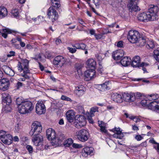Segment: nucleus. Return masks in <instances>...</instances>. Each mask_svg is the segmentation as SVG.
<instances>
[{
  "label": "nucleus",
  "instance_id": "nucleus-1",
  "mask_svg": "<svg viewBox=\"0 0 159 159\" xmlns=\"http://www.w3.org/2000/svg\"><path fill=\"white\" fill-rule=\"evenodd\" d=\"M159 11L157 6L151 5L148 11L139 14L138 16L139 20L146 22L148 21H153L156 20L157 16V14Z\"/></svg>",
  "mask_w": 159,
  "mask_h": 159
},
{
  "label": "nucleus",
  "instance_id": "nucleus-2",
  "mask_svg": "<svg viewBox=\"0 0 159 159\" xmlns=\"http://www.w3.org/2000/svg\"><path fill=\"white\" fill-rule=\"evenodd\" d=\"M46 136L48 140L52 141L51 143L53 146H57L63 139L62 137H56L55 131L51 128L47 130Z\"/></svg>",
  "mask_w": 159,
  "mask_h": 159
},
{
  "label": "nucleus",
  "instance_id": "nucleus-3",
  "mask_svg": "<svg viewBox=\"0 0 159 159\" xmlns=\"http://www.w3.org/2000/svg\"><path fill=\"white\" fill-rule=\"evenodd\" d=\"M19 112L22 114L30 113L34 108V106L30 101H25L21 105L18 107Z\"/></svg>",
  "mask_w": 159,
  "mask_h": 159
},
{
  "label": "nucleus",
  "instance_id": "nucleus-4",
  "mask_svg": "<svg viewBox=\"0 0 159 159\" xmlns=\"http://www.w3.org/2000/svg\"><path fill=\"white\" fill-rule=\"evenodd\" d=\"M76 136L79 140L82 142H85L89 138V133L87 130L81 129L76 132Z\"/></svg>",
  "mask_w": 159,
  "mask_h": 159
},
{
  "label": "nucleus",
  "instance_id": "nucleus-5",
  "mask_svg": "<svg viewBox=\"0 0 159 159\" xmlns=\"http://www.w3.org/2000/svg\"><path fill=\"white\" fill-rule=\"evenodd\" d=\"M42 126L41 123L37 121L34 122L31 125V129L30 131V135L39 134L42 132Z\"/></svg>",
  "mask_w": 159,
  "mask_h": 159
},
{
  "label": "nucleus",
  "instance_id": "nucleus-6",
  "mask_svg": "<svg viewBox=\"0 0 159 159\" xmlns=\"http://www.w3.org/2000/svg\"><path fill=\"white\" fill-rule=\"evenodd\" d=\"M139 37V33L136 30H130L127 36V38L128 40L132 43H136Z\"/></svg>",
  "mask_w": 159,
  "mask_h": 159
},
{
  "label": "nucleus",
  "instance_id": "nucleus-7",
  "mask_svg": "<svg viewBox=\"0 0 159 159\" xmlns=\"http://www.w3.org/2000/svg\"><path fill=\"white\" fill-rule=\"evenodd\" d=\"M86 123V119L84 116L82 115L79 116L74 122L75 126L77 128H81L85 125Z\"/></svg>",
  "mask_w": 159,
  "mask_h": 159
},
{
  "label": "nucleus",
  "instance_id": "nucleus-8",
  "mask_svg": "<svg viewBox=\"0 0 159 159\" xmlns=\"http://www.w3.org/2000/svg\"><path fill=\"white\" fill-rule=\"evenodd\" d=\"M3 130H0V134L4 132ZM0 139L2 142L6 144L10 145L12 143V137L10 134L0 135Z\"/></svg>",
  "mask_w": 159,
  "mask_h": 159
},
{
  "label": "nucleus",
  "instance_id": "nucleus-9",
  "mask_svg": "<svg viewBox=\"0 0 159 159\" xmlns=\"http://www.w3.org/2000/svg\"><path fill=\"white\" fill-rule=\"evenodd\" d=\"M47 15L52 22H54L58 18V13L53 7H51L49 8Z\"/></svg>",
  "mask_w": 159,
  "mask_h": 159
},
{
  "label": "nucleus",
  "instance_id": "nucleus-10",
  "mask_svg": "<svg viewBox=\"0 0 159 159\" xmlns=\"http://www.w3.org/2000/svg\"><path fill=\"white\" fill-rule=\"evenodd\" d=\"M139 2V0H130L128 5L130 11L136 12L140 10V8L137 5Z\"/></svg>",
  "mask_w": 159,
  "mask_h": 159
},
{
  "label": "nucleus",
  "instance_id": "nucleus-11",
  "mask_svg": "<svg viewBox=\"0 0 159 159\" xmlns=\"http://www.w3.org/2000/svg\"><path fill=\"white\" fill-rule=\"evenodd\" d=\"M36 112L39 115H41L45 113L46 107L43 102L42 101H38L36 104Z\"/></svg>",
  "mask_w": 159,
  "mask_h": 159
},
{
  "label": "nucleus",
  "instance_id": "nucleus-12",
  "mask_svg": "<svg viewBox=\"0 0 159 159\" xmlns=\"http://www.w3.org/2000/svg\"><path fill=\"white\" fill-rule=\"evenodd\" d=\"M2 103H6L8 106L6 107V108L8 107L9 109H8L7 111H10L11 108L9 106L11 103L12 101L10 96L8 94L3 93L2 94Z\"/></svg>",
  "mask_w": 159,
  "mask_h": 159
},
{
  "label": "nucleus",
  "instance_id": "nucleus-13",
  "mask_svg": "<svg viewBox=\"0 0 159 159\" xmlns=\"http://www.w3.org/2000/svg\"><path fill=\"white\" fill-rule=\"evenodd\" d=\"M10 84L9 81L8 79L3 78L0 80V89L3 91L7 90Z\"/></svg>",
  "mask_w": 159,
  "mask_h": 159
},
{
  "label": "nucleus",
  "instance_id": "nucleus-14",
  "mask_svg": "<svg viewBox=\"0 0 159 159\" xmlns=\"http://www.w3.org/2000/svg\"><path fill=\"white\" fill-rule=\"evenodd\" d=\"M65 62V60L61 56H57L55 57L53 61V64L56 66L61 67Z\"/></svg>",
  "mask_w": 159,
  "mask_h": 159
},
{
  "label": "nucleus",
  "instance_id": "nucleus-15",
  "mask_svg": "<svg viewBox=\"0 0 159 159\" xmlns=\"http://www.w3.org/2000/svg\"><path fill=\"white\" fill-rule=\"evenodd\" d=\"M32 141L36 146H39L43 140V137L42 135L37 134L33 135Z\"/></svg>",
  "mask_w": 159,
  "mask_h": 159
},
{
  "label": "nucleus",
  "instance_id": "nucleus-16",
  "mask_svg": "<svg viewBox=\"0 0 159 159\" xmlns=\"http://www.w3.org/2000/svg\"><path fill=\"white\" fill-rule=\"evenodd\" d=\"M135 97L134 93H124L122 94V98L125 101L130 103L134 101Z\"/></svg>",
  "mask_w": 159,
  "mask_h": 159
},
{
  "label": "nucleus",
  "instance_id": "nucleus-17",
  "mask_svg": "<svg viewBox=\"0 0 159 159\" xmlns=\"http://www.w3.org/2000/svg\"><path fill=\"white\" fill-rule=\"evenodd\" d=\"M124 54V52L123 50H119L113 52L112 56L114 60L117 61L122 57Z\"/></svg>",
  "mask_w": 159,
  "mask_h": 159
},
{
  "label": "nucleus",
  "instance_id": "nucleus-18",
  "mask_svg": "<svg viewBox=\"0 0 159 159\" xmlns=\"http://www.w3.org/2000/svg\"><path fill=\"white\" fill-rule=\"evenodd\" d=\"M149 109L152 111L159 112V101H154L149 104L148 106Z\"/></svg>",
  "mask_w": 159,
  "mask_h": 159
},
{
  "label": "nucleus",
  "instance_id": "nucleus-19",
  "mask_svg": "<svg viewBox=\"0 0 159 159\" xmlns=\"http://www.w3.org/2000/svg\"><path fill=\"white\" fill-rule=\"evenodd\" d=\"M66 117L68 121L71 123L73 122L75 117V113L73 111H68L66 114Z\"/></svg>",
  "mask_w": 159,
  "mask_h": 159
},
{
  "label": "nucleus",
  "instance_id": "nucleus-20",
  "mask_svg": "<svg viewBox=\"0 0 159 159\" xmlns=\"http://www.w3.org/2000/svg\"><path fill=\"white\" fill-rule=\"evenodd\" d=\"M84 76L86 80H89L95 76V71L93 69L88 70L85 72Z\"/></svg>",
  "mask_w": 159,
  "mask_h": 159
},
{
  "label": "nucleus",
  "instance_id": "nucleus-21",
  "mask_svg": "<svg viewBox=\"0 0 159 159\" xmlns=\"http://www.w3.org/2000/svg\"><path fill=\"white\" fill-rule=\"evenodd\" d=\"M140 58L139 56H136L133 58L131 63V66L133 67H138L144 66L143 63L140 64Z\"/></svg>",
  "mask_w": 159,
  "mask_h": 159
},
{
  "label": "nucleus",
  "instance_id": "nucleus-22",
  "mask_svg": "<svg viewBox=\"0 0 159 159\" xmlns=\"http://www.w3.org/2000/svg\"><path fill=\"white\" fill-rule=\"evenodd\" d=\"M111 99L118 103H121L123 102L122 96L120 94L117 93H114L112 94Z\"/></svg>",
  "mask_w": 159,
  "mask_h": 159
},
{
  "label": "nucleus",
  "instance_id": "nucleus-23",
  "mask_svg": "<svg viewBox=\"0 0 159 159\" xmlns=\"http://www.w3.org/2000/svg\"><path fill=\"white\" fill-rule=\"evenodd\" d=\"M29 61L26 59H23L21 60V65L24 68V73H30V70H29Z\"/></svg>",
  "mask_w": 159,
  "mask_h": 159
},
{
  "label": "nucleus",
  "instance_id": "nucleus-24",
  "mask_svg": "<svg viewBox=\"0 0 159 159\" xmlns=\"http://www.w3.org/2000/svg\"><path fill=\"white\" fill-rule=\"evenodd\" d=\"M85 88L83 85H80L75 88V93L78 96H82L84 92Z\"/></svg>",
  "mask_w": 159,
  "mask_h": 159
},
{
  "label": "nucleus",
  "instance_id": "nucleus-25",
  "mask_svg": "<svg viewBox=\"0 0 159 159\" xmlns=\"http://www.w3.org/2000/svg\"><path fill=\"white\" fill-rule=\"evenodd\" d=\"M2 69L5 73L7 75L10 76L14 75L15 73L14 70L9 67L7 66H2Z\"/></svg>",
  "mask_w": 159,
  "mask_h": 159
},
{
  "label": "nucleus",
  "instance_id": "nucleus-26",
  "mask_svg": "<svg viewBox=\"0 0 159 159\" xmlns=\"http://www.w3.org/2000/svg\"><path fill=\"white\" fill-rule=\"evenodd\" d=\"M131 60L130 58L127 57H122L120 61L121 64L124 66H126L130 64Z\"/></svg>",
  "mask_w": 159,
  "mask_h": 159
},
{
  "label": "nucleus",
  "instance_id": "nucleus-27",
  "mask_svg": "<svg viewBox=\"0 0 159 159\" xmlns=\"http://www.w3.org/2000/svg\"><path fill=\"white\" fill-rule=\"evenodd\" d=\"M13 32V31L8 29H3L1 31L0 30V34H2V36L4 38H7V34H11Z\"/></svg>",
  "mask_w": 159,
  "mask_h": 159
},
{
  "label": "nucleus",
  "instance_id": "nucleus-28",
  "mask_svg": "<svg viewBox=\"0 0 159 159\" xmlns=\"http://www.w3.org/2000/svg\"><path fill=\"white\" fill-rule=\"evenodd\" d=\"M87 64L89 68H92V69L94 70L95 68L96 62L93 59H89L87 61Z\"/></svg>",
  "mask_w": 159,
  "mask_h": 159
},
{
  "label": "nucleus",
  "instance_id": "nucleus-29",
  "mask_svg": "<svg viewBox=\"0 0 159 159\" xmlns=\"http://www.w3.org/2000/svg\"><path fill=\"white\" fill-rule=\"evenodd\" d=\"M7 11L4 7H0V18H3L7 16Z\"/></svg>",
  "mask_w": 159,
  "mask_h": 159
},
{
  "label": "nucleus",
  "instance_id": "nucleus-30",
  "mask_svg": "<svg viewBox=\"0 0 159 159\" xmlns=\"http://www.w3.org/2000/svg\"><path fill=\"white\" fill-rule=\"evenodd\" d=\"M138 43L140 46H143L146 43V38L144 37H139L138 39Z\"/></svg>",
  "mask_w": 159,
  "mask_h": 159
},
{
  "label": "nucleus",
  "instance_id": "nucleus-31",
  "mask_svg": "<svg viewBox=\"0 0 159 159\" xmlns=\"http://www.w3.org/2000/svg\"><path fill=\"white\" fill-rule=\"evenodd\" d=\"M73 143V140L69 138L65 141L64 144L65 147H70L72 145Z\"/></svg>",
  "mask_w": 159,
  "mask_h": 159
},
{
  "label": "nucleus",
  "instance_id": "nucleus-32",
  "mask_svg": "<svg viewBox=\"0 0 159 159\" xmlns=\"http://www.w3.org/2000/svg\"><path fill=\"white\" fill-rule=\"evenodd\" d=\"M98 108L97 107H94L90 109L89 112L88 113L91 115V116H94V113L98 111Z\"/></svg>",
  "mask_w": 159,
  "mask_h": 159
},
{
  "label": "nucleus",
  "instance_id": "nucleus-33",
  "mask_svg": "<svg viewBox=\"0 0 159 159\" xmlns=\"http://www.w3.org/2000/svg\"><path fill=\"white\" fill-rule=\"evenodd\" d=\"M11 15L14 17H16L19 16V12L16 9H13L11 12Z\"/></svg>",
  "mask_w": 159,
  "mask_h": 159
},
{
  "label": "nucleus",
  "instance_id": "nucleus-34",
  "mask_svg": "<svg viewBox=\"0 0 159 159\" xmlns=\"http://www.w3.org/2000/svg\"><path fill=\"white\" fill-rule=\"evenodd\" d=\"M25 101V100L21 98H18L16 99V102L18 107L22 104Z\"/></svg>",
  "mask_w": 159,
  "mask_h": 159
},
{
  "label": "nucleus",
  "instance_id": "nucleus-35",
  "mask_svg": "<svg viewBox=\"0 0 159 159\" xmlns=\"http://www.w3.org/2000/svg\"><path fill=\"white\" fill-rule=\"evenodd\" d=\"M154 57L156 60L158 62H159V50H155L154 51Z\"/></svg>",
  "mask_w": 159,
  "mask_h": 159
},
{
  "label": "nucleus",
  "instance_id": "nucleus-36",
  "mask_svg": "<svg viewBox=\"0 0 159 159\" xmlns=\"http://www.w3.org/2000/svg\"><path fill=\"white\" fill-rule=\"evenodd\" d=\"M99 88L100 89V90L101 91L109 89V88L107 85V84L105 83L99 85Z\"/></svg>",
  "mask_w": 159,
  "mask_h": 159
},
{
  "label": "nucleus",
  "instance_id": "nucleus-37",
  "mask_svg": "<svg viewBox=\"0 0 159 159\" xmlns=\"http://www.w3.org/2000/svg\"><path fill=\"white\" fill-rule=\"evenodd\" d=\"M84 148L85 149V150L87 151V152L89 153V155H92L93 153V148L92 147H86Z\"/></svg>",
  "mask_w": 159,
  "mask_h": 159
},
{
  "label": "nucleus",
  "instance_id": "nucleus-38",
  "mask_svg": "<svg viewBox=\"0 0 159 159\" xmlns=\"http://www.w3.org/2000/svg\"><path fill=\"white\" fill-rule=\"evenodd\" d=\"M134 95L135 97L134 100L136 99H142L143 95L140 93L137 92L134 93Z\"/></svg>",
  "mask_w": 159,
  "mask_h": 159
},
{
  "label": "nucleus",
  "instance_id": "nucleus-39",
  "mask_svg": "<svg viewBox=\"0 0 159 159\" xmlns=\"http://www.w3.org/2000/svg\"><path fill=\"white\" fill-rule=\"evenodd\" d=\"M17 67L18 69V70L19 72H21L22 70L24 71V68L20 62H18Z\"/></svg>",
  "mask_w": 159,
  "mask_h": 159
},
{
  "label": "nucleus",
  "instance_id": "nucleus-40",
  "mask_svg": "<svg viewBox=\"0 0 159 159\" xmlns=\"http://www.w3.org/2000/svg\"><path fill=\"white\" fill-rule=\"evenodd\" d=\"M147 45L150 48L152 49L155 47V44L153 41H150L148 42Z\"/></svg>",
  "mask_w": 159,
  "mask_h": 159
},
{
  "label": "nucleus",
  "instance_id": "nucleus-41",
  "mask_svg": "<svg viewBox=\"0 0 159 159\" xmlns=\"http://www.w3.org/2000/svg\"><path fill=\"white\" fill-rule=\"evenodd\" d=\"M94 116H91V115H90L89 114H88L87 116V120L90 123L93 124V121L92 119V117Z\"/></svg>",
  "mask_w": 159,
  "mask_h": 159
},
{
  "label": "nucleus",
  "instance_id": "nucleus-42",
  "mask_svg": "<svg viewBox=\"0 0 159 159\" xmlns=\"http://www.w3.org/2000/svg\"><path fill=\"white\" fill-rule=\"evenodd\" d=\"M85 150V149L84 148L82 150V154L83 156L85 157H87L88 155H89L87 151Z\"/></svg>",
  "mask_w": 159,
  "mask_h": 159
},
{
  "label": "nucleus",
  "instance_id": "nucleus-43",
  "mask_svg": "<svg viewBox=\"0 0 159 159\" xmlns=\"http://www.w3.org/2000/svg\"><path fill=\"white\" fill-rule=\"evenodd\" d=\"M72 147L73 148L76 149L82 148V146L81 144H79L76 143H73Z\"/></svg>",
  "mask_w": 159,
  "mask_h": 159
},
{
  "label": "nucleus",
  "instance_id": "nucleus-44",
  "mask_svg": "<svg viewBox=\"0 0 159 159\" xmlns=\"http://www.w3.org/2000/svg\"><path fill=\"white\" fill-rule=\"evenodd\" d=\"M78 110L79 112L82 114L84 113V111L83 107L82 106H79L78 107Z\"/></svg>",
  "mask_w": 159,
  "mask_h": 159
},
{
  "label": "nucleus",
  "instance_id": "nucleus-45",
  "mask_svg": "<svg viewBox=\"0 0 159 159\" xmlns=\"http://www.w3.org/2000/svg\"><path fill=\"white\" fill-rule=\"evenodd\" d=\"M26 148L28 150L30 153H31L33 152V148L32 147L29 145H28L26 146Z\"/></svg>",
  "mask_w": 159,
  "mask_h": 159
},
{
  "label": "nucleus",
  "instance_id": "nucleus-46",
  "mask_svg": "<svg viewBox=\"0 0 159 159\" xmlns=\"http://www.w3.org/2000/svg\"><path fill=\"white\" fill-rule=\"evenodd\" d=\"M113 136L114 138L121 139L124 136L123 134H121L120 135L115 133L113 135Z\"/></svg>",
  "mask_w": 159,
  "mask_h": 159
},
{
  "label": "nucleus",
  "instance_id": "nucleus-47",
  "mask_svg": "<svg viewBox=\"0 0 159 159\" xmlns=\"http://www.w3.org/2000/svg\"><path fill=\"white\" fill-rule=\"evenodd\" d=\"M61 98L62 100H66L69 101H71V100L70 98L64 95H62L61 96Z\"/></svg>",
  "mask_w": 159,
  "mask_h": 159
},
{
  "label": "nucleus",
  "instance_id": "nucleus-48",
  "mask_svg": "<svg viewBox=\"0 0 159 159\" xmlns=\"http://www.w3.org/2000/svg\"><path fill=\"white\" fill-rule=\"evenodd\" d=\"M98 126L101 128L103 126H106L105 124L102 121H98Z\"/></svg>",
  "mask_w": 159,
  "mask_h": 159
},
{
  "label": "nucleus",
  "instance_id": "nucleus-49",
  "mask_svg": "<svg viewBox=\"0 0 159 159\" xmlns=\"http://www.w3.org/2000/svg\"><path fill=\"white\" fill-rule=\"evenodd\" d=\"M86 46L83 43H81L80 44V49L86 50Z\"/></svg>",
  "mask_w": 159,
  "mask_h": 159
},
{
  "label": "nucleus",
  "instance_id": "nucleus-50",
  "mask_svg": "<svg viewBox=\"0 0 159 159\" xmlns=\"http://www.w3.org/2000/svg\"><path fill=\"white\" fill-rule=\"evenodd\" d=\"M68 49L69 50L70 52L72 53L75 52L76 51L75 48H72L68 47Z\"/></svg>",
  "mask_w": 159,
  "mask_h": 159
},
{
  "label": "nucleus",
  "instance_id": "nucleus-51",
  "mask_svg": "<svg viewBox=\"0 0 159 159\" xmlns=\"http://www.w3.org/2000/svg\"><path fill=\"white\" fill-rule=\"evenodd\" d=\"M52 3L54 7L58 8L60 7V4L59 2H56L54 3V2H53Z\"/></svg>",
  "mask_w": 159,
  "mask_h": 159
},
{
  "label": "nucleus",
  "instance_id": "nucleus-52",
  "mask_svg": "<svg viewBox=\"0 0 159 159\" xmlns=\"http://www.w3.org/2000/svg\"><path fill=\"white\" fill-rule=\"evenodd\" d=\"M15 55V52L13 51H11L9 52V54L7 55V56L10 57L11 56H14Z\"/></svg>",
  "mask_w": 159,
  "mask_h": 159
},
{
  "label": "nucleus",
  "instance_id": "nucleus-53",
  "mask_svg": "<svg viewBox=\"0 0 159 159\" xmlns=\"http://www.w3.org/2000/svg\"><path fill=\"white\" fill-rule=\"evenodd\" d=\"M100 130L102 132L106 133L107 132V130L106 129V126H103V127L100 128Z\"/></svg>",
  "mask_w": 159,
  "mask_h": 159
},
{
  "label": "nucleus",
  "instance_id": "nucleus-54",
  "mask_svg": "<svg viewBox=\"0 0 159 159\" xmlns=\"http://www.w3.org/2000/svg\"><path fill=\"white\" fill-rule=\"evenodd\" d=\"M117 46L118 47L121 48L123 46V42L122 41H120L117 43Z\"/></svg>",
  "mask_w": 159,
  "mask_h": 159
},
{
  "label": "nucleus",
  "instance_id": "nucleus-55",
  "mask_svg": "<svg viewBox=\"0 0 159 159\" xmlns=\"http://www.w3.org/2000/svg\"><path fill=\"white\" fill-rule=\"evenodd\" d=\"M102 35H102L101 34H95L94 36H95L96 39H101L102 37Z\"/></svg>",
  "mask_w": 159,
  "mask_h": 159
},
{
  "label": "nucleus",
  "instance_id": "nucleus-56",
  "mask_svg": "<svg viewBox=\"0 0 159 159\" xmlns=\"http://www.w3.org/2000/svg\"><path fill=\"white\" fill-rule=\"evenodd\" d=\"M78 21L79 23L81 24L82 25L84 26H85V23H84L83 20L81 19H78Z\"/></svg>",
  "mask_w": 159,
  "mask_h": 159
},
{
  "label": "nucleus",
  "instance_id": "nucleus-57",
  "mask_svg": "<svg viewBox=\"0 0 159 159\" xmlns=\"http://www.w3.org/2000/svg\"><path fill=\"white\" fill-rule=\"evenodd\" d=\"M80 43H76L75 44V45H72V46L77 49H80Z\"/></svg>",
  "mask_w": 159,
  "mask_h": 159
},
{
  "label": "nucleus",
  "instance_id": "nucleus-58",
  "mask_svg": "<svg viewBox=\"0 0 159 159\" xmlns=\"http://www.w3.org/2000/svg\"><path fill=\"white\" fill-rule=\"evenodd\" d=\"M154 148L157 150V152H159V143H157L156 145L154 146Z\"/></svg>",
  "mask_w": 159,
  "mask_h": 159
},
{
  "label": "nucleus",
  "instance_id": "nucleus-59",
  "mask_svg": "<svg viewBox=\"0 0 159 159\" xmlns=\"http://www.w3.org/2000/svg\"><path fill=\"white\" fill-rule=\"evenodd\" d=\"M132 129L133 130L136 131H137L139 129L138 127H137V126H136L135 125H132Z\"/></svg>",
  "mask_w": 159,
  "mask_h": 159
},
{
  "label": "nucleus",
  "instance_id": "nucleus-60",
  "mask_svg": "<svg viewBox=\"0 0 159 159\" xmlns=\"http://www.w3.org/2000/svg\"><path fill=\"white\" fill-rule=\"evenodd\" d=\"M95 30L93 29H90L89 30V34H90L91 35H95Z\"/></svg>",
  "mask_w": 159,
  "mask_h": 159
},
{
  "label": "nucleus",
  "instance_id": "nucleus-61",
  "mask_svg": "<svg viewBox=\"0 0 159 159\" xmlns=\"http://www.w3.org/2000/svg\"><path fill=\"white\" fill-rule=\"evenodd\" d=\"M142 137L140 135H136L135 137V139L137 140L138 141H140L142 139Z\"/></svg>",
  "mask_w": 159,
  "mask_h": 159
},
{
  "label": "nucleus",
  "instance_id": "nucleus-62",
  "mask_svg": "<svg viewBox=\"0 0 159 159\" xmlns=\"http://www.w3.org/2000/svg\"><path fill=\"white\" fill-rule=\"evenodd\" d=\"M17 41L16 39L13 38L12 39V40L11 41V43L13 45H16V44H15V43H16Z\"/></svg>",
  "mask_w": 159,
  "mask_h": 159
},
{
  "label": "nucleus",
  "instance_id": "nucleus-63",
  "mask_svg": "<svg viewBox=\"0 0 159 159\" xmlns=\"http://www.w3.org/2000/svg\"><path fill=\"white\" fill-rule=\"evenodd\" d=\"M22 83L21 82H18L17 84V88L18 89L22 86Z\"/></svg>",
  "mask_w": 159,
  "mask_h": 159
},
{
  "label": "nucleus",
  "instance_id": "nucleus-64",
  "mask_svg": "<svg viewBox=\"0 0 159 159\" xmlns=\"http://www.w3.org/2000/svg\"><path fill=\"white\" fill-rule=\"evenodd\" d=\"M147 101L146 100H143L141 102V104L143 106H145L147 105Z\"/></svg>",
  "mask_w": 159,
  "mask_h": 159
}]
</instances>
